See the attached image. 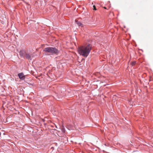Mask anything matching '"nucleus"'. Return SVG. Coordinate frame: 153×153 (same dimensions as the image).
Here are the masks:
<instances>
[{
    "instance_id": "obj_1",
    "label": "nucleus",
    "mask_w": 153,
    "mask_h": 153,
    "mask_svg": "<svg viewBox=\"0 0 153 153\" xmlns=\"http://www.w3.org/2000/svg\"><path fill=\"white\" fill-rule=\"evenodd\" d=\"M91 48V46L90 45L82 46L78 48V51L80 55L86 57L89 54Z\"/></svg>"
},
{
    "instance_id": "obj_6",
    "label": "nucleus",
    "mask_w": 153,
    "mask_h": 153,
    "mask_svg": "<svg viewBox=\"0 0 153 153\" xmlns=\"http://www.w3.org/2000/svg\"><path fill=\"white\" fill-rule=\"evenodd\" d=\"M76 22L77 24V25H78L79 26H80L82 24L80 22H78V21H76Z\"/></svg>"
},
{
    "instance_id": "obj_10",
    "label": "nucleus",
    "mask_w": 153,
    "mask_h": 153,
    "mask_svg": "<svg viewBox=\"0 0 153 153\" xmlns=\"http://www.w3.org/2000/svg\"><path fill=\"white\" fill-rule=\"evenodd\" d=\"M104 8H105V9H106V7H104Z\"/></svg>"
},
{
    "instance_id": "obj_8",
    "label": "nucleus",
    "mask_w": 153,
    "mask_h": 153,
    "mask_svg": "<svg viewBox=\"0 0 153 153\" xmlns=\"http://www.w3.org/2000/svg\"><path fill=\"white\" fill-rule=\"evenodd\" d=\"M93 9L95 10H97V9H96V7L95 6V5H94L93 6Z\"/></svg>"
},
{
    "instance_id": "obj_4",
    "label": "nucleus",
    "mask_w": 153,
    "mask_h": 153,
    "mask_svg": "<svg viewBox=\"0 0 153 153\" xmlns=\"http://www.w3.org/2000/svg\"><path fill=\"white\" fill-rule=\"evenodd\" d=\"M25 57L26 58V59H31L32 58V57L33 56H32V54H30L28 53H25Z\"/></svg>"
},
{
    "instance_id": "obj_5",
    "label": "nucleus",
    "mask_w": 153,
    "mask_h": 153,
    "mask_svg": "<svg viewBox=\"0 0 153 153\" xmlns=\"http://www.w3.org/2000/svg\"><path fill=\"white\" fill-rule=\"evenodd\" d=\"M25 53V52L24 51H21L20 52V55L21 56L23 57L25 56L24 54Z\"/></svg>"
},
{
    "instance_id": "obj_9",
    "label": "nucleus",
    "mask_w": 153,
    "mask_h": 153,
    "mask_svg": "<svg viewBox=\"0 0 153 153\" xmlns=\"http://www.w3.org/2000/svg\"><path fill=\"white\" fill-rule=\"evenodd\" d=\"M82 60H84V59L83 58L82 59Z\"/></svg>"
},
{
    "instance_id": "obj_7",
    "label": "nucleus",
    "mask_w": 153,
    "mask_h": 153,
    "mask_svg": "<svg viewBox=\"0 0 153 153\" xmlns=\"http://www.w3.org/2000/svg\"><path fill=\"white\" fill-rule=\"evenodd\" d=\"M135 62H132L131 63V65H132V66H134L135 65Z\"/></svg>"
},
{
    "instance_id": "obj_2",
    "label": "nucleus",
    "mask_w": 153,
    "mask_h": 153,
    "mask_svg": "<svg viewBox=\"0 0 153 153\" xmlns=\"http://www.w3.org/2000/svg\"><path fill=\"white\" fill-rule=\"evenodd\" d=\"M44 51L49 53L53 54H57L59 53V51L57 49L53 47H48L44 48Z\"/></svg>"
},
{
    "instance_id": "obj_3",
    "label": "nucleus",
    "mask_w": 153,
    "mask_h": 153,
    "mask_svg": "<svg viewBox=\"0 0 153 153\" xmlns=\"http://www.w3.org/2000/svg\"><path fill=\"white\" fill-rule=\"evenodd\" d=\"M18 76L19 78L22 80H23L25 79V76L23 73H21L18 74Z\"/></svg>"
}]
</instances>
